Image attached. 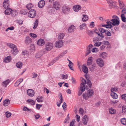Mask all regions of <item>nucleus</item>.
Instances as JSON below:
<instances>
[{
  "instance_id": "1",
  "label": "nucleus",
  "mask_w": 126,
  "mask_h": 126,
  "mask_svg": "<svg viewBox=\"0 0 126 126\" xmlns=\"http://www.w3.org/2000/svg\"><path fill=\"white\" fill-rule=\"evenodd\" d=\"M7 45L11 48L12 52L14 55H16L18 53V51L15 45L11 43H7Z\"/></svg>"
},
{
  "instance_id": "2",
  "label": "nucleus",
  "mask_w": 126,
  "mask_h": 126,
  "mask_svg": "<svg viewBox=\"0 0 126 126\" xmlns=\"http://www.w3.org/2000/svg\"><path fill=\"white\" fill-rule=\"evenodd\" d=\"M94 92L93 90L91 89L88 90L87 93H85L83 94V98L85 100L88 99L92 95Z\"/></svg>"
},
{
  "instance_id": "3",
  "label": "nucleus",
  "mask_w": 126,
  "mask_h": 126,
  "mask_svg": "<svg viewBox=\"0 0 126 126\" xmlns=\"http://www.w3.org/2000/svg\"><path fill=\"white\" fill-rule=\"evenodd\" d=\"M36 14V13L35 10L32 9L29 11L28 14V16L29 17L33 18L35 17Z\"/></svg>"
},
{
  "instance_id": "4",
  "label": "nucleus",
  "mask_w": 126,
  "mask_h": 126,
  "mask_svg": "<svg viewBox=\"0 0 126 126\" xmlns=\"http://www.w3.org/2000/svg\"><path fill=\"white\" fill-rule=\"evenodd\" d=\"M53 47V44L51 42H48L46 43L45 49L47 51L51 50Z\"/></svg>"
},
{
  "instance_id": "5",
  "label": "nucleus",
  "mask_w": 126,
  "mask_h": 126,
  "mask_svg": "<svg viewBox=\"0 0 126 126\" xmlns=\"http://www.w3.org/2000/svg\"><path fill=\"white\" fill-rule=\"evenodd\" d=\"M81 81L82 82L81 83H83V84H87L88 85L89 88H91L92 86V83L90 80L88 79H87V82L86 80H85L83 78L81 79Z\"/></svg>"
},
{
  "instance_id": "6",
  "label": "nucleus",
  "mask_w": 126,
  "mask_h": 126,
  "mask_svg": "<svg viewBox=\"0 0 126 126\" xmlns=\"http://www.w3.org/2000/svg\"><path fill=\"white\" fill-rule=\"evenodd\" d=\"M108 3L109 4V7L110 9L114 8L116 5V2L112 0L108 1Z\"/></svg>"
},
{
  "instance_id": "7",
  "label": "nucleus",
  "mask_w": 126,
  "mask_h": 126,
  "mask_svg": "<svg viewBox=\"0 0 126 126\" xmlns=\"http://www.w3.org/2000/svg\"><path fill=\"white\" fill-rule=\"evenodd\" d=\"M85 84H83V83H81L80 86V90L82 91H84L86 88L88 89L90 88H89L88 85L87 84L86 85V87L85 86Z\"/></svg>"
},
{
  "instance_id": "8",
  "label": "nucleus",
  "mask_w": 126,
  "mask_h": 126,
  "mask_svg": "<svg viewBox=\"0 0 126 126\" xmlns=\"http://www.w3.org/2000/svg\"><path fill=\"white\" fill-rule=\"evenodd\" d=\"M63 41L62 40L57 41L55 44V46L59 48L62 47L63 45Z\"/></svg>"
},
{
  "instance_id": "9",
  "label": "nucleus",
  "mask_w": 126,
  "mask_h": 126,
  "mask_svg": "<svg viewBox=\"0 0 126 126\" xmlns=\"http://www.w3.org/2000/svg\"><path fill=\"white\" fill-rule=\"evenodd\" d=\"M96 63L98 65L101 67H102L104 66L103 61L101 58L97 59L96 60Z\"/></svg>"
},
{
  "instance_id": "10",
  "label": "nucleus",
  "mask_w": 126,
  "mask_h": 126,
  "mask_svg": "<svg viewBox=\"0 0 126 126\" xmlns=\"http://www.w3.org/2000/svg\"><path fill=\"white\" fill-rule=\"evenodd\" d=\"M110 21L112 22V24L114 26H118L119 24V20L112 19H111Z\"/></svg>"
},
{
  "instance_id": "11",
  "label": "nucleus",
  "mask_w": 126,
  "mask_h": 126,
  "mask_svg": "<svg viewBox=\"0 0 126 126\" xmlns=\"http://www.w3.org/2000/svg\"><path fill=\"white\" fill-rule=\"evenodd\" d=\"M70 8L67 6H63L62 8V12L65 14L67 13L70 11Z\"/></svg>"
},
{
  "instance_id": "12",
  "label": "nucleus",
  "mask_w": 126,
  "mask_h": 126,
  "mask_svg": "<svg viewBox=\"0 0 126 126\" xmlns=\"http://www.w3.org/2000/svg\"><path fill=\"white\" fill-rule=\"evenodd\" d=\"M88 121V118L87 116L86 115H85L83 117L82 122L83 123L84 125H86L87 122Z\"/></svg>"
},
{
  "instance_id": "13",
  "label": "nucleus",
  "mask_w": 126,
  "mask_h": 126,
  "mask_svg": "<svg viewBox=\"0 0 126 126\" xmlns=\"http://www.w3.org/2000/svg\"><path fill=\"white\" fill-rule=\"evenodd\" d=\"M27 93L29 96L31 97L33 96L34 94V91L31 89L27 90Z\"/></svg>"
},
{
  "instance_id": "14",
  "label": "nucleus",
  "mask_w": 126,
  "mask_h": 126,
  "mask_svg": "<svg viewBox=\"0 0 126 126\" xmlns=\"http://www.w3.org/2000/svg\"><path fill=\"white\" fill-rule=\"evenodd\" d=\"M81 6L80 5H76L74 6L73 8L74 10L76 12H78L81 9Z\"/></svg>"
},
{
  "instance_id": "15",
  "label": "nucleus",
  "mask_w": 126,
  "mask_h": 126,
  "mask_svg": "<svg viewBox=\"0 0 126 126\" xmlns=\"http://www.w3.org/2000/svg\"><path fill=\"white\" fill-rule=\"evenodd\" d=\"M53 6L54 8L56 10H59L60 9V4L57 1H55L53 3Z\"/></svg>"
},
{
  "instance_id": "16",
  "label": "nucleus",
  "mask_w": 126,
  "mask_h": 126,
  "mask_svg": "<svg viewBox=\"0 0 126 126\" xmlns=\"http://www.w3.org/2000/svg\"><path fill=\"white\" fill-rule=\"evenodd\" d=\"M45 4V1L44 0H40L38 3V7L40 8L43 7Z\"/></svg>"
},
{
  "instance_id": "17",
  "label": "nucleus",
  "mask_w": 126,
  "mask_h": 126,
  "mask_svg": "<svg viewBox=\"0 0 126 126\" xmlns=\"http://www.w3.org/2000/svg\"><path fill=\"white\" fill-rule=\"evenodd\" d=\"M37 44L39 46H42L45 43V42L44 39H39L37 41Z\"/></svg>"
},
{
  "instance_id": "18",
  "label": "nucleus",
  "mask_w": 126,
  "mask_h": 126,
  "mask_svg": "<svg viewBox=\"0 0 126 126\" xmlns=\"http://www.w3.org/2000/svg\"><path fill=\"white\" fill-rule=\"evenodd\" d=\"M8 0H5L3 3V6L5 9H8L9 7V4L7 1Z\"/></svg>"
},
{
  "instance_id": "19",
  "label": "nucleus",
  "mask_w": 126,
  "mask_h": 126,
  "mask_svg": "<svg viewBox=\"0 0 126 126\" xmlns=\"http://www.w3.org/2000/svg\"><path fill=\"white\" fill-rule=\"evenodd\" d=\"M12 58L11 56L10 55L7 56L5 58L3 59L5 63H8L10 62Z\"/></svg>"
},
{
  "instance_id": "20",
  "label": "nucleus",
  "mask_w": 126,
  "mask_h": 126,
  "mask_svg": "<svg viewBox=\"0 0 126 126\" xmlns=\"http://www.w3.org/2000/svg\"><path fill=\"white\" fill-rule=\"evenodd\" d=\"M93 62V58L92 57H89L87 60V65L88 66L92 64Z\"/></svg>"
},
{
  "instance_id": "21",
  "label": "nucleus",
  "mask_w": 126,
  "mask_h": 126,
  "mask_svg": "<svg viewBox=\"0 0 126 126\" xmlns=\"http://www.w3.org/2000/svg\"><path fill=\"white\" fill-rule=\"evenodd\" d=\"M44 54V51H41L37 53L36 54V58H39Z\"/></svg>"
},
{
  "instance_id": "22",
  "label": "nucleus",
  "mask_w": 126,
  "mask_h": 126,
  "mask_svg": "<svg viewBox=\"0 0 126 126\" xmlns=\"http://www.w3.org/2000/svg\"><path fill=\"white\" fill-rule=\"evenodd\" d=\"M6 9L4 12L6 15H9L13 13L12 10L10 8H9Z\"/></svg>"
},
{
  "instance_id": "23",
  "label": "nucleus",
  "mask_w": 126,
  "mask_h": 126,
  "mask_svg": "<svg viewBox=\"0 0 126 126\" xmlns=\"http://www.w3.org/2000/svg\"><path fill=\"white\" fill-rule=\"evenodd\" d=\"M10 101L9 99H6L3 102V104L4 106L6 107L8 106L10 103Z\"/></svg>"
},
{
  "instance_id": "24",
  "label": "nucleus",
  "mask_w": 126,
  "mask_h": 126,
  "mask_svg": "<svg viewBox=\"0 0 126 126\" xmlns=\"http://www.w3.org/2000/svg\"><path fill=\"white\" fill-rule=\"evenodd\" d=\"M75 29V26L74 25H72L68 29V31L70 32H73Z\"/></svg>"
},
{
  "instance_id": "25",
  "label": "nucleus",
  "mask_w": 126,
  "mask_h": 126,
  "mask_svg": "<svg viewBox=\"0 0 126 126\" xmlns=\"http://www.w3.org/2000/svg\"><path fill=\"white\" fill-rule=\"evenodd\" d=\"M110 95L114 99H116L118 98V95L117 94L114 92L111 93Z\"/></svg>"
},
{
  "instance_id": "26",
  "label": "nucleus",
  "mask_w": 126,
  "mask_h": 126,
  "mask_svg": "<svg viewBox=\"0 0 126 126\" xmlns=\"http://www.w3.org/2000/svg\"><path fill=\"white\" fill-rule=\"evenodd\" d=\"M36 100L38 102H42L43 101L44 98L42 96H38L36 98Z\"/></svg>"
},
{
  "instance_id": "27",
  "label": "nucleus",
  "mask_w": 126,
  "mask_h": 126,
  "mask_svg": "<svg viewBox=\"0 0 126 126\" xmlns=\"http://www.w3.org/2000/svg\"><path fill=\"white\" fill-rule=\"evenodd\" d=\"M106 23L107 24H106L107 25L106 28H110L111 29L112 27V26L111 25L112 22L109 21H107Z\"/></svg>"
},
{
  "instance_id": "28",
  "label": "nucleus",
  "mask_w": 126,
  "mask_h": 126,
  "mask_svg": "<svg viewBox=\"0 0 126 126\" xmlns=\"http://www.w3.org/2000/svg\"><path fill=\"white\" fill-rule=\"evenodd\" d=\"M96 66V64L95 63L93 64L91 66L89 67L90 70L92 72L94 71V70Z\"/></svg>"
},
{
  "instance_id": "29",
  "label": "nucleus",
  "mask_w": 126,
  "mask_h": 126,
  "mask_svg": "<svg viewBox=\"0 0 126 126\" xmlns=\"http://www.w3.org/2000/svg\"><path fill=\"white\" fill-rule=\"evenodd\" d=\"M55 11L54 8L52 7H49L48 9V13L50 14H52Z\"/></svg>"
},
{
  "instance_id": "30",
  "label": "nucleus",
  "mask_w": 126,
  "mask_h": 126,
  "mask_svg": "<svg viewBox=\"0 0 126 126\" xmlns=\"http://www.w3.org/2000/svg\"><path fill=\"white\" fill-rule=\"evenodd\" d=\"M9 82L10 80L9 79L7 80L2 82V85L3 86L6 87L9 83Z\"/></svg>"
},
{
  "instance_id": "31",
  "label": "nucleus",
  "mask_w": 126,
  "mask_h": 126,
  "mask_svg": "<svg viewBox=\"0 0 126 126\" xmlns=\"http://www.w3.org/2000/svg\"><path fill=\"white\" fill-rule=\"evenodd\" d=\"M65 36V34L63 33H59L58 34V37L59 39H62Z\"/></svg>"
},
{
  "instance_id": "32",
  "label": "nucleus",
  "mask_w": 126,
  "mask_h": 126,
  "mask_svg": "<svg viewBox=\"0 0 126 126\" xmlns=\"http://www.w3.org/2000/svg\"><path fill=\"white\" fill-rule=\"evenodd\" d=\"M31 40V39L29 37L27 38L25 40L26 44L27 45L31 44L32 42Z\"/></svg>"
},
{
  "instance_id": "33",
  "label": "nucleus",
  "mask_w": 126,
  "mask_h": 126,
  "mask_svg": "<svg viewBox=\"0 0 126 126\" xmlns=\"http://www.w3.org/2000/svg\"><path fill=\"white\" fill-rule=\"evenodd\" d=\"M27 102L29 103H31L32 105H35V102L33 100L31 99H29L27 100Z\"/></svg>"
},
{
  "instance_id": "34",
  "label": "nucleus",
  "mask_w": 126,
  "mask_h": 126,
  "mask_svg": "<svg viewBox=\"0 0 126 126\" xmlns=\"http://www.w3.org/2000/svg\"><path fill=\"white\" fill-rule=\"evenodd\" d=\"M28 12V11L26 9L22 10L20 11V12L21 14L24 15L26 14Z\"/></svg>"
},
{
  "instance_id": "35",
  "label": "nucleus",
  "mask_w": 126,
  "mask_h": 126,
  "mask_svg": "<svg viewBox=\"0 0 126 126\" xmlns=\"http://www.w3.org/2000/svg\"><path fill=\"white\" fill-rule=\"evenodd\" d=\"M22 65V63L21 62H18L16 64V66L18 68H21Z\"/></svg>"
},
{
  "instance_id": "36",
  "label": "nucleus",
  "mask_w": 126,
  "mask_h": 126,
  "mask_svg": "<svg viewBox=\"0 0 126 126\" xmlns=\"http://www.w3.org/2000/svg\"><path fill=\"white\" fill-rule=\"evenodd\" d=\"M119 6L121 9H122L124 7L125 5L123 4V2L121 1L120 0H118Z\"/></svg>"
},
{
  "instance_id": "37",
  "label": "nucleus",
  "mask_w": 126,
  "mask_h": 126,
  "mask_svg": "<svg viewBox=\"0 0 126 126\" xmlns=\"http://www.w3.org/2000/svg\"><path fill=\"white\" fill-rule=\"evenodd\" d=\"M110 114H114L116 113V111L113 108H111L109 109Z\"/></svg>"
},
{
  "instance_id": "38",
  "label": "nucleus",
  "mask_w": 126,
  "mask_h": 126,
  "mask_svg": "<svg viewBox=\"0 0 126 126\" xmlns=\"http://www.w3.org/2000/svg\"><path fill=\"white\" fill-rule=\"evenodd\" d=\"M82 71L85 73H87L88 72V70L87 67L86 66H84L82 68Z\"/></svg>"
},
{
  "instance_id": "39",
  "label": "nucleus",
  "mask_w": 126,
  "mask_h": 126,
  "mask_svg": "<svg viewBox=\"0 0 126 126\" xmlns=\"http://www.w3.org/2000/svg\"><path fill=\"white\" fill-rule=\"evenodd\" d=\"M121 17L122 21L126 23V18L124 14H121Z\"/></svg>"
},
{
  "instance_id": "40",
  "label": "nucleus",
  "mask_w": 126,
  "mask_h": 126,
  "mask_svg": "<svg viewBox=\"0 0 126 126\" xmlns=\"http://www.w3.org/2000/svg\"><path fill=\"white\" fill-rule=\"evenodd\" d=\"M38 20L37 19L35 21L34 23V26L33 27V29H35L38 26Z\"/></svg>"
},
{
  "instance_id": "41",
  "label": "nucleus",
  "mask_w": 126,
  "mask_h": 126,
  "mask_svg": "<svg viewBox=\"0 0 126 126\" xmlns=\"http://www.w3.org/2000/svg\"><path fill=\"white\" fill-rule=\"evenodd\" d=\"M83 17L82 18V20L83 22L86 21L88 20V17L86 15H83Z\"/></svg>"
},
{
  "instance_id": "42",
  "label": "nucleus",
  "mask_w": 126,
  "mask_h": 126,
  "mask_svg": "<svg viewBox=\"0 0 126 126\" xmlns=\"http://www.w3.org/2000/svg\"><path fill=\"white\" fill-rule=\"evenodd\" d=\"M121 122L123 125H126V119L122 118L121 119Z\"/></svg>"
},
{
  "instance_id": "43",
  "label": "nucleus",
  "mask_w": 126,
  "mask_h": 126,
  "mask_svg": "<svg viewBox=\"0 0 126 126\" xmlns=\"http://www.w3.org/2000/svg\"><path fill=\"white\" fill-rule=\"evenodd\" d=\"M107 55V53L105 52H102L100 55V56L101 57H102L103 58H104L106 57Z\"/></svg>"
},
{
  "instance_id": "44",
  "label": "nucleus",
  "mask_w": 126,
  "mask_h": 126,
  "mask_svg": "<svg viewBox=\"0 0 126 126\" xmlns=\"http://www.w3.org/2000/svg\"><path fill=\"white\" fill-rule=\"evenodd\" d=\"M33 6L32 3H29L26 6V8L28 10L30 9Z\"/></svg>"
},
{
  "instance_id": "45",
  "label": "nucleus",
  "mask_w": 126,
  "mask_h": 126,
  "mask_svg": "<svg viewBox=\"0 0 126 126\" xmlns=\"http://www.w3.org/2000/svg\"><path fill=\"white\" fill-rule=\"evenodd\" d=\"M86 32L89 35H90L93 33V31L89 30L88 29L86 30Z\"/></svg>"
},
{
  "instance_id": "46",
  "label": "nucleus",
  "mask_w": 126,
  "mask_h": 126,
  "mask_svg": "<svg viewBox=\"0 0 126 126\" xmlns=\"http://www.w3.org/2000/svg\"><path fill=\"white\" fill-rule=\"evenodd\" d=\"M121 99L126 101V94H122L121 96Z\"/></svg>"
},
{
  "instance_id": "47",
  "label": "nucleus",
  "mask_w": 126,
  "mask_h": 126,
  "mask_svg": "<svg viewBox=\"0 0 126 126\" xmlns=\"http://www.w3.org/2000/svg\"><path fill=\"white\" fill-rule=\"evenodd\" d=\"M30 35L33 38H35L37 37V36L36 34L32 33H30Z\"/></svg>"
},
{
  "instance_id": "48",
  "label": "nucleus",
  "mask_w": 126,
  "mask_h": 126,
  "mask_svg": "<svg viewBox=\"0 0 126 126\" xmlns=\"http://www.w3.org/2000/svg\"><path fill=\"white\" fill-rule=\"evenodd\" d=\"M98 29L101 33H104L106 32V30L102 28H99Z\"/></svg>"
},
{
  "instance_id": "49",
  "label": "nucleus",
  "mask_w": 126,
  "mask_h": 126,
  "mask_svg": "<svg viewBox=\"0 0 126 126\" xmlns=\"http://www.w3.org/2000/svg\"><path fill=\"white\" fill-rule=\"evenodd\" d=\"M91 51L93 52H97L98 51V49L96 47H94L92 50Z\"/></svg>"
},
{
  "instance_id": "50",
  "label": "nucleus",
  "mask_w": 126,
  "mask_h": 126,
  "mask_svg": "<svg viewBox=\"0 0 126 126\" xmlns=\"http://www.w3.org/2000/svg\"><path fill=\"white\" fill-rule=\"evenodd\" d=\"M59 98L61 100L60 102L61 103H62L63 101V97L61 93H60V94H59Z\"/></svg>"
},
{
  "instance_id": "51",
  "label": "nucleus",
  "mask_w": 126,
  "mask_h": 126,
  "mask_svg": "<svg viewBox=\"0 0 126 126\" xmlns=\"http://www.w3.org/2000/svg\"><path fill=\"white\" fill-rule=\"evenodd\" d=\"M118 88H111V92H116L117 91Z\"/></svg>"
},
{
  "instance_id": "52",
  "label": "nucleus",
  "mask_w": 126,
  "mask_h": 126,
  "mask_svg": "<svg viewBox=\"0 0 126 126\" xmlns=\"http://www.w3.org/2000/svg\"><path fill=\"white\" fill-rule=\"evenodd\" d=\"M86 26L85 23H83L79 26V28L80 30H82L84 29V27Z\"/></svg>"
},
{
  "instance_id": "53",
  "label": "nucleus",
  "mask_w": 126,
  "mask_h": 126,
  "mask_svg": "<svg viewBox=\"0 0 126 126\" xmlns=\"http://www.w3.org/2000/svg\"><path fill=\"white\" fill-rule=\"evenodd\" d=\"M93 47V46L91 44H90L87 47V49L88 50H91V48Z\"/></svg>"
},
{
  "instance_id": "54",
  "label": "nucleus",
  "mask_w": 126,
  "mask_h": 126,
  "mask_svg": "<svg viewBox=\"0 0 126 126\" xmlns=\"http://www.w3.org/2000/svg\"><path fill=\"white\" fill-rule=\"evenodd\" d=\"M5 114L6 117L8 118L10 117L11 116V113L10 112L7 111L6 112Z\"/></svg>"
},
{
  "instance_id": "55",
  "label": "nucleus",
  "mask_w": 126,
  "mask_h": 126,
  "mask_svg": "<svg viewBox=\"0 0 126 126\" xmlns=\"http://www.w3.org/2000/svg\"><path fill=\"white\" fill-rule=\"evenodd\" d=\"M106 34L107 36H111V34L110 32L108 30H106Z\"/></svg>"
},
{
  "instance_id": "56",
  "label": "nucleus",
  "mask_w": 126,
  "mask_h": 126,
  "mask_svg": "<svg viewBox=\"0 0 126 126\" xmlns=\"http://www.w3.org/2000/svg\"><path fill=\"white\" fill-rule=\"evenodd\" d=\"M102 44V43L101 42H96L94 44V46H96V47H99Z\"/></svg>"
},
{
  "instance_id": "57",
  "label": "nucleus",
  "mask_w": 126,
  "mask_h": 126,
  "mask_svg": "<svg viewBox=\"0 0 126 126\" xmlns=\"http://www.w3.org/2000/svg\"><path fill=\"white\" fill-rule=\"evenodd\" d=\"M121 14H124V15L126 13V9L124 8L123 9L121 12Z\"/></svg>"
},
{
  "instance_id": "58",
  "label": "nucleus",
  "mask_w": 126,
  "mask_h": 126,
  "mask_svg": "<svg viewBox=\"0 0 126 126\" xmlns=\"http://www.w3.org/2000/svg\"><path fill=\"white\" fill-rule=\"evenodd\" d=\"M58 60L56 57L51 62V63H52L51 64V63H50V65H51L52 64L56 62Z\"/></svg>"
},
{
  "instance_id": "59",
  "label": "nucleus",
  "mask_w": 126,
  "mask_h": 126,
  "mask_svg": "<svg viewBox=\"0 0 126 126\" xmlns=\"http://www.w3.org/2000/svg\"><path fill=\"white\" fill-rule=\"evenodd\" d=\"M112 18H113V19H114L116 20H119V17L116 16L115 15H113L112 16Z\"/></svg>"
},
{
  "instance_id": "60",
  "label": "nucleus",
  "mask_w": 126,
  "mask_h": 126,
  "mask_svg": "<svg viewBox=\"0 0 126 126\" xmlns=\"http://www.w3.org/2000/svg\"><path fill=\"white\" fill-rule=\"evenodd\" d=\"M94 22H92L90 23V26L91 28L93 27L94 26Z\"/></svg>"
},
{
  "instance_id": "61",
  "label": "nucleus",
  "mask_w": 126,
  "mask_h": 126,
  "mask_svg": "<svg viewBox=\"0 0 126 126\" xmlns=\"http://www.w3.org/2000/svg\"><path fill=\"white\" fill-rule=\"evenodd\" d=\"M102 44L105 45H109L110 43L108 41H103L102 42Z\"/></svg>"
},
{
  "instance_id": "62",
  "label": "nucleus",
  "mask_w": 126,
  "mask_h": 126,
  "mask_svg": "<svg viewBox=\"0 0 126 126\" xmlns=\"http://www.w3.org/2000/svg\"><path fill=\"white\" fill-rule=\"evenodd\" d=\"M99 39L97 37H95L94 38H93V41L94 42V43H95L97 42V41H98Z\"/></svg>"
},
{
  "instance_id": "63",
  "label": "nucleus",
  "mask_w": 126,
  "mask_h": 126,
  "mask_svg": "<svg viewBox=\"0 0 126 126\" xmlns=\"http://www.w3.org/2000/svg\"><path fill=\"white\" fill-rule=\"evenodd\" d=\"M42 105L39 104H37L36 105V107L38 110H39L40 108L42 107Z\"/></svg>"
},
{
  "instance_id": "64",
  "label": "nucleus",
  "mask_w": 126,
  "mask_h": 126,
  "mask_svg": "<svg viewBox=\"0 0 126 126\" xmlns=\"http://www.w3.org/2000/svg\"><path fill=\"white\" fill-rule=\"evenodd\" d=\"M67 52V50H65L62 52L61 54L63 57L66 54Z\"/></svg>"
}]
</instances>
